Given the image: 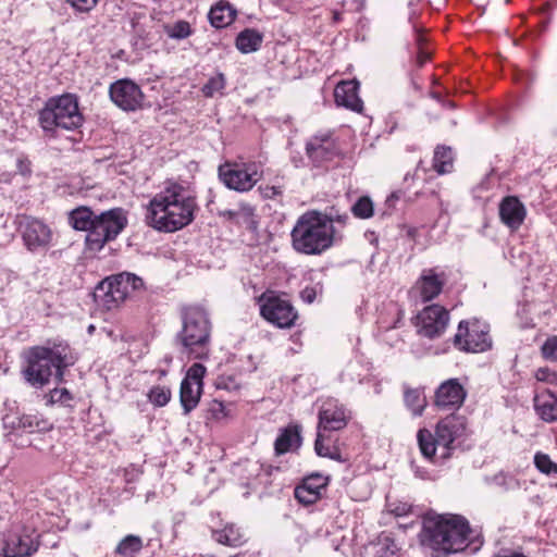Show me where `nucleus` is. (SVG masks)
I'll return each mask as SVG.
<instances>
[{
	"label": "nucleus",
	"mask_w": 557,
	"mask_h": 557,
	"mask_svg": "<svg viewBox=\"0 0 557 557\" xmlns=\"http://www.w3.org/2000/svg\"><path fill=\"white\" fill-rule=\"evenodd\" d=\"M259 302L260 314L265 321L278 329H290L295 325L298 312L289 300L264 293Z\"/></svg>",
	"instance_id": "nucleus-11"
},
{
	"label": "nucleus",
	"mask_w": 557,
	"mask_h": 557,
	"mask_svg": "<svg viewBox=\"0 0 557 557\" xmlns=\"http://www.w3.org/2000/svg\"><path fill=\"white\" fill-rule=\"evenodd\" d=\"M66 2L78 13H89L99 0H66Z\"/></svg>",
	"instance_id": "nucleus-48"
},
{
	"label": "nucleus",
	"mask_w": 557,
	"mask_h": 557,
	"mask_svg": "<svg viewBox=\"0 0 557 557\" xmlns=\"http://www.w3.org/2000/svg\"><path fill=\"white\" fill-rule=\"evenodd\" d=\"M495 482L506 492L520 488L519 481L512 475L498 474L495 476Z\"/></svg>",
	"instance_id": "nucleus-47"
},
{
	"label": "nucleus",
	"mask_w": 557,
	"mask_h": 557,
	"mask_svg": "<svg viewBox=\"0 0 557 557\" xmlns=\"http://www.w3.org/2000/svg\"><path fill=\"white\" fill-rule=\"evenodd\" d=\"M216 542L227 546H239L244 543L243 534L235 525H227L214 533Z\"/></svg>",
	"instance_id": "nucleus-36"
},
{
	"label": "nucleus",
	"mask_w": 557,
	"mask_h": 557,
	"mask_svg": "<svg viewBox=\"0 0 557 557\" xmlns=\"http://www.w3.org/2000/svg\"><path fill=\"white\" fill-rule=\"evenodd\" d=\"M182 330L175 336L181 352L194 359H207L210 352L212 324L208 312L198 306L181 312Z\"/></svg>",
	"instance_id": "nucleus-4"
},
{
	"label": "nucleus",
	"mask_w": 557,
	"mask_h": 557,
	"mask_svg": "<svg viewBox=\"0 0 557 557\" xmlns=\"http://www.w3.org/2000/svg\"><path fill=\"white\" fill-rule=\"evenodd\" d=\"M534 465L537 470L544 474H557V463L552 461L550 457L544 453H536Z\"/></svg>",
	"instance_id": "nucleus-43"
},
{
	"label": "nucleus",
	"mask_w": 557,
	"mask_h": 557,
	"mask_svg": "<svg viewBox=\"0 0 557 557\" xmlns=\"http://www.w3.org/2000/svg\"><path fill=\"white\" fill-rule=\"evenodd\" d=\"M466 397L467 392L458 379H449L437 387L435 405L442 410H455L462 406Z\"/></svg>",
	"instance_id": "nucleus-19"
},
{
	"label": "nucleus",
	"mask_w": 557,
	"mask_h": 557,
	"mask_svg": "<svg viewBox=\"0 0 557 557\" xmlns=\"http://www.w3.org/2000/svg\"><path fill=\"white\" fill-rule=\"evenodd\" d=\"M399 548L394 539L388 535H381L377 539L375 557H398Z\"/></svg>",
	"instance_id": "nucleus-37"
},
{
	"label": "nucleus",
	"mask_w": 557,
	"mask_h": 557,
	"mask_svg": "<svg viewBox=\"0 0 557 557\" xmlns=\"http://www.w3.org/2000/svg\"><path fill=\"white\" fill-rule=\"evenodd\" d=\"M449 323V312L440 305L425 307L417 315L418 333L426 338L440 337Z\"/></svg>",
	"instance_id": "nucleus-13"
},
{
	"label": "nucleus",
	"mask_w": 557,
	"mask_h": 557,
	"mask_svg": "<svg viewBox=\"0 0 557 557\" xmlns=\"http://www.w3.org/2000/svg\"><path fill=\"white\" fill-rule=\"evenodd\" d=\"M350 417L346 408L336 400H327L323 403L319 411L318 432L339 431L344 429Z\"/></svg>",
	"instance_id": "nucleus-20"
},
{
	"label": "nucleus",
	"mask_w": 557,
	"mask_h": 557,
	"mask_svg": "<svg viewBox=\"0 0 557 557\" xmlns=\"http://www.w3.org/2000/svg\"><path fill=\"white\" fill-rule=\"evenodd\" d=\"M535 377L537 381L557 385V372L552 371L548 368L537 369Z\"/></svg>",
	"instance_id": "nucleus-49"
},
{
	"label": "nucleus",
	"mask_w": 557,
	"mask_h": 557,
	"mask_svg": "<svg viewBox=\"0 0 557 557\" xmlns=\"http://www.w3.org/2000/svg\"><path fill=\"white\" fill-rule=\"evenodd\" d=\"M20 231L23 243L30 252L45 251L52 242V231L44 221L23 216L20 221Z\"/></svg>",
	"instance_id": "nucleus-12"
},
{
	"label": "nucleus",
	"mask_w": 557,
	"mask_h": 557,
	"mask_svg": "<svg viewBox=\"0 0 557 557\" xmlns=\"http://www.w3.org/2000/svg\"><path fill=\"white\" fill-rule=\"evenodd\" d=\"M300 296L304 301L311 304L315 299L317 294L314 288L307 287L301 292Z\"/></svg>",
	"instance_id": "nucleus-53"
},
{
	"label": "nucleus",
	"mask_w": 557,
	"mask_h": 557,
	"mask_svg": "<svg viewBox=\"0 0 557 557\" xmlns=\"http://www.w3.org/2000/svg\"><path fill=\"white\" fill-rule=\"evenodd\" d=\"M330 483V476L314 472L305 476L299 485L295 487V498L302 505L315 504L322 497V493Z\"/></svg>",
	"instance_id": "nucleus-18"
},
{
	"label": "nucleus",
	"mask_w": 557,
	"mask_h": 557,
	"mask_svg": "<svg viewBox=\"0 0 557 557\" xmlns=\"http://www.w3.org/2000/svg\"><path fill=\"white\" fill-rule=\"evenodd\" d=\"M534 410L545 422L557 421V397L549 389H543L534 396Z\"/></svg>",
	"instance_id": "nucleus-24"
},
{
	"label": "nucleus",
	"mask_w": 557,
	"mask_h": 557,
	"mask_svg": "<svg viewBox=\"0 0 557 557\" xmlns=\"http://www.w3.org/2000/svg\"><path fill=\"white\" fill-rule=\"evenodd\" d=\"M206 374V367L201 363H194L188 370L183 379V381H187L190 384H196V386L203 387V376Z\"/></svg>",
	"instance_id": "nucleus-44"
},
{
	"label": "nucleus",
	"mask_w": 557,
	"mask_h": 557,
	"mask_svg": "<svg viewBox=\"0 0 557 557\" xmlns=\"http://www.w3.org/2000/svg\"><path fill=\"white\" fill-rule=\"evenodd\" d=\"M218 174L225 187L238 193L249 191L260 180L255 162H225L219 166Z\"/></svg>",
	"instance_id": "nucleus-10"
},
{
	"label": "nucleus",
	"mask_w": 557,
	"mask_h": 557,
	"mask_svg": "<svg viewBox=\"0 0 557 557\" xmlns=\"http://www.w3.org/2000/svg\"><path fill=\"white\" fill-rule=\"evenodd\" d=\"M555 308H556V310H557V306H556Z\"/></svg>",
	"instance_id": "nucleus-59"
},
{
	"label": "nucleus",
	"mask_w": 557,
	"mask_h": 557,
	"mask_svg": "<svg viewBox=\"0 0 557 557\" xmlns=\"http://www.w3.org/2000/svg\"><path fill=\"white\" fill-rule=\"evenodd\" d=\"M236 11L226 1H220L209 12V21L215 28H223L235 20Z\"/></svg>",
	"instance_id": "nucleus-28"
},
{
	"label": "nucleus",
	"mask_w": 557,
	"mask_h": 557,
	"mask_svg": "<svg viewBox=\"0 0 557 557\" xmlns=\"http://www.w3.org/2000/svg\"><path fill=\"white\" fill-rule=\"evenodd\" d=\"M97 214L88 207H78L69 214V223L77 231L89 232Z\"/></svg>",
	"instance_id": "nucleus-31"
},
{
	"label": "nucleus",
	"mask_w": 557,
	"mask_h": 557,
	"mask_svg": "<svg viewBox=\"0 0 557 557\" xmlns=\"http://www.w3.org/2000/svg\"><path fill=\"white\" fill-rule=\"evenodd\" d=\"M429 59H430V53L428 51L423 50L422 48H420L418 51L417 58H416V63H417L418 67H422Z\"/></svg>",
	"instance_id": "nucleus-54"
},
{
	"label": "nucleus",
	"mask_w": 557,
	"mask_h": 557,
	"mask_svg": "<svg viewBox=\"0 0 557 557\" xmlns=\"http://www.w3.org/2000/svg\"><path fill=\"white\" fill-rule=\"evenodd\" d=\"M143 288L141 277L123 272L102 280L95 288L94 299L99 307L111 310L122 304L133 292Z\"/></svg>",
	"instance_id": "nucleus-7"
},
{
	"label": "nucleus",
	"mask_w": 557,
	"mask_h": 557,
	"mask_svg": "<svg viewBox=\"0 0 557 557\" xmlns=\"http://www.w3.org/2000/svg\"><path fill=\"white\" fill-rule=\"evenodd\" d=\"M126 225L127 218L122 208H113L97 214L86 235V250L99 252L107 243L114 240Z\"/></svg>",
	"instance_id": "nucleus-8"
},
{
	"label": "nucleus",
	"mask_w": 557,
	"mask_h": 557,
	"mask_svg": "<svg viewBox=\"0 0 557 557\" xmlns=\"http://www.w3.org/2000/svg\"><path fill=\"white\" fill-rule=\"evenodd\" d=\"M219 215L239 223L242 219L248 221L253 216V208L247 203H242L237 210H223L219 212Z\"/></svg>",
	"instance_id": "nucleus-39"
},
{
	"label": "nucleus",
	"mask_w": 557,
	"mask_h": 557,
	"mask_svg": "<svg viewBox=\"0 0 557 557\" xmlns=\"http://www.w3.org/2000/svg\"><path fill=\"white\" fill-rule=\"evenodd\" d=\"M261 193L264 198L274 199L275 197L281 196L283 191L281 186L267 185L264 187H261Z\"/></svg>",
	"instance_id": "nucleus-52"
},
{
	"label": "nucleus",
	"mask_w": 557,
	"mask_h": 557,
	"mask_svg": "<svg viewBox=\"0 0 557 557\" xmlns=\"http://www.w3.org/2000/svg\"><path fill=\"white\" fill-rule=\"evenodd\" d=\"M262 40L263 35L259 30L245 28L237 35L235 45L242 53L247 54L259 50L262 45Z\"/></svg>",
	"instance_id": "nucleus-29"
},
{
	"label": "nucleus",
	"mask_w": 557,
	"mask_h": 557,
	"mask_svg": "<svg viewBox=\"0 0 557 557\" xmlns=\"http://www.w3.org/2000/svg\"><path fill=\"white\" fill-rule=\"evenodd\" d=\"M196 209L195 197L182 185L171 183L150 200L145 220L159 232L172 233L190 224Z\"/></svg>",
	"instance_id": "nucleus-2"
},
{
	"label": "nucleus",
	"mask_w": 557,
	"mask_h": 557,
	"mask_svg": "<svg viewBox=\"0 0 557 557\" xmlns=\"http://www.w3.org/2000/svg\"><path fill=\"white\" fill-rule=\"evenodd\" d=\"M148 400L156 407H164L171 400V389L166 386H152L148 394Z\"/></svg>",
	"instance_id": "nucleus-38"
},
{
	"label": "nucleus",
	"mask_w": 557,
	"mask_h": 557,
	"mask_svg": "<svg viewBox=\"0 0 557 557\" xmlns=\"http://www.w3.org/2000/svg\"><path fill=\"white\" fill-rule=\"evenodd\" d=\"M224 405L220 400H212L209 406V412L211 413L212 418L220 419L225 416L224 413Z\"/></svg>",
	"instance_id": "nucleus-51"
},
{
	"label": "nucleus",
	"mask_w": 557,
	"mask_h": 557,
	"mask_svg": "<svg viewBox=\"0 0 557 557\" xmlns=\"http://www.w3.org/2000/svg\"><path fill=\"white\" fill-rule=\"evenodd\" d=\"M231 557H236V556H231Z\"/></svg>",
	"instance_id": "nucleus-60"
},
{
	"label": "nucleus",
	"mask_w": 557,
	"mask_h": 557,
	"mask_svg": "<svg viewBox=\"0 0 557 557\" xmlns=\"http://www.w3.org/2000/svg\"><path fill=\"white\" fill-rule=\"evenodd\" d=\"M165 33L173 39H185L191 35V27L187 21H177L173 25L165 27Z\"/></svg>",
	"instance_id": "nucleus-41"
},
{
	"label": "nucleus",
	"mask_w": 557,
	"mask_h": 557,
	"mask_svg": "<svg viewBox=\"0 0 557 557\" xmlns=\"http://www.w3.org/2000/svg\"><path fill=\"white\" fill-rule=\"evenodd\" d=\"M143 548V540L137 535H126L120 541L115 553L123 557H134Z\"/></svg>",
	"instance_id": "nucleus-35"
},
{
	"label": "nucleus",
	"mask_w": 557,
	"mask_h": 557,
	"mask_svg": "<svg viewBox=\"0 0 557 557\" xmlns=\"http://www.w3.org/2000/svg\"><path fill=\"white\" fill-rule=\"evenodd\" d=\"M393 512H395L397 516H403V515H406L408 512V508L406 505L401 506V507H397L393 510Z\"/></svg>",
	"instance_id": "nucleus-57"
},
{
	"label": "nucleus",
	"mask_w": 557,
	"mask_h": 557,
	"mask_svg": "<svg viewBox=\"0 0 557 557\" xmlns=\"http://www.w3.org/2000/svg\"><path fill=\"white\" fill-rule=\"evenodd\" d=\"M417 440L422 456L435 462V453L441 446L437 444V436L426 429H421L418 431Z\"/></svg>",
	"instance_id": "nucleus-33"
},
{
	"label": "nucleus",
	"mask_w": 557,
	"mask_h": 557,
	"mask_svg": "<svg viewBox=\"0 0 557 557\" xmlns=\"http://www.w3.org/2000/svg\"><path fill=\"white\" fill-rule=\"evenodd\" d=\"M34 529L23 528L20 533H13L5 541L3 554L0 557H29L37 552L39 543Z\"/></svg>",
	"instance_id": "nucleus-17"
},
{
	"label": "nucleus",
	"mask_w": 557,
	"mask_h": 557,
	"mask_svg": "<svg viewBox=\"0 0 557 557\" xmlns=\"http://www.w3.org/2000/svg\"><path fill=\"white\" fill-rule=\"evenodd\" d=\"M445 283V273H436L434 269H424L417 283L422 300L431 301L436 298L442 293Z\"/></svg>",
	"instance_id": "nucleus-22"
},
{
	"label": "nucleus",
	"mask_w": 557,
	"mask_h": 557,
	"mask_svg": "<svg viewBox=\"0 0 557 557\" xmlns=\"http://www.w3.org/2000/svg\"><path fill=\"white\" fill-rule=\"evenodd\" d=\"M301 426L298 424H289L281 430L274 442V450L276 455H283L292 449H297L301 445Z\"/></svg>",
	"instance_id": "nucleus-25"
},
{
	"label": "nucleus",
	"mask_w": 557,
	"mask_h": 557,
	"mask_svg": "<svg viewBox=\"0 0 557 557\" xmlns=\"http://www.w3.org/2000/svg\"><path fill=\"white\" fill-rule=\"evenodd\" d=\"M76 361L72 348L66 342H47L24 349L21 354L20 374L26 384L41 389L51 382L64 381L67 368Z\"/></svg>",
	"instance_id": "nucleus-1"
},
{
	"label": "nucleus",
	"mask_w": 557,
	"mask_h": 557,
	"mask_svg": "<svg viewBox=\"0 0 557 557\" xmlns=\"http://www.w3.org/2000/svg\"><path fill=\"white\" fill-rule=\"evenodd\" d=\"M202 394V387L190 384L187 381H182L180 388V401L184 411V414H188L199 404Z\"/></svg>",
	"instance_id": "nucleus-30"
},
{
	"label": "nucleus",
	"mask_w": 557,
	"mask_h": 557,
	"mask_svg": "<svg viewBox=\"0 0 557 557\" xmlns=\"http://www.w3.org/2000/svg\"><path fill=\"white\" fill-rule=\"evenodd\" d=\"M314 450L317 455L320 457H327L330 459L337 460L341 462L345 461L342 458V455L337 448H331L330 446L324 445L321 432H318L317 434V438L314 442Z\"/></svg>",
	"instance_id": "nucleus-42"
},
{
	"label": "nucleus",
	"mask_w": 557,
	"mask_h": 557,
	"mask_svg": "<svg viewBox=\"0 0 557 557\" xmlns=\"http://www.w3.org/2000/svg\"><path fill=\"white\" fill-rule=\"evenodd\" d=\"M454 346L466 352H483L492 347L490 326L478 319L462 320L453 339Z\"/></svg>",
	"instance_id": "nucleus-9"
},
{
	"label": "nucleus",
	"mask_w": 557,
	"mask_h": 557,
	"mask_svg": "<svg viewBox=\"0 0 557 557\" xmlns=\"http://www.w3.org/2000/svg\"><path fill=\"white\" fill-rule=\"evenodd\" d=\"M352 214L358 219H369L373 215V202L368 196L360 197L351 207Z\"/></svg>",
	"instance_id": "nucleus-40"
},
{
	"label": "nucleus",
	"mask_w": 557,
	"mask_h": 557,
	"mask_svg": "<svg viewBox=\"0 0 557 557\" xmlns=\"http://www.w3.org/2000/svg\"><path fill=\"white\" fill-rule=\"evenodd\" d=\"M541 351L544 359L557 361V336H549L542 345Z\"/></svg>",
	"instance_id": "nucleus-46"
},
{
	"label": "nucleus",
	"mask_w": 557,
	"mask_h": 557,
	"mask_svg": "<svg viewBox=\"0 0 557 557\" xmlns=\"http://www.w3.org/2000/svg\"><path fill=\"white\" fill-rule=\"evenodd\" d=\"M414 33H416V42L420 49V48H422V45H423L425 38L416 26H414Z\"/></svg>",
	"instance_id": "nucleus-56"
},
{
	"label": "nucleus",
	"mask_w": 557,
	"mask_h": 557,
	"mask_svg": "<svg viewBox=\"0 0 557 557\" xmlns=\"http://www.w3.org/2000/svg\"><path fill=\"white\" fill-rule=\"evenodd\" d=\"M225 87V77L222 73L211 77L202 87V92L206 97H213V95Z\"/></svg>",
	"instance_id": "nucleus-45"
},
{
	"label": "nucleus",
	"mask_w": 557,
	"mask_h": 557,
	"mask_svg": "<svg viewBox=\"0 0 557 557\" xmlns=\"http://www.w3.org/2000/svg\"><path fill=\"white\" fill-rule=\"evenodd\" d=\"M16 169H17V173L23 176L30 175L32 169H30L29 159L23 154L20 156L16 160Z\"/></svg>",
	"instance_id": "nucleus-50"
},
{
	"label": "nucleus",
	"mask_w": 557,
	"mask_h": 557,
	"mask_svg": "<svg viewBox=\"0 0 557 557\" xmlns=\"http://www.w3.org/2000/svg\"><path fill=\"white\" fill-rule=\"evenodd\" d=\"M454 166V154L450 147L437 146L433 156V168L438 174L451 172Z\"/></svg>",
	"instance_id": "nucleus-34"
},
{
	"label": "nucleus",
	"mask_w": 557,
	"mask_h": 557,
	"mask_svg": "<svg viewBox=\"0 0 557 557\" xmlns=\"http://www.w3.org/2000/svg\"><path fill=\"white\" fill-rule=\"evenodd\" d=\"M471 533L469 522L463 517L431 518L423 522L420 541L431 549L432 557H448L467 548Z\"/></svg>",
	"instance_id": "nucleus-3"
},
{
	"label": "nucleus",
	"mask_w": 557,
	"mask_h": 557,
	"mask_svg": "<svg viewBox=\"0 0 557 557\" xmlns=\"http://www.w3.org/2000/svg\"><path fill=\"white\" fill-rule=\"evenodd\" d=\"M466 431L467 419L461 414L451 413L437 422L435 435L437 436V444L442 445L444 449L441 456L443 459H447L450 456V450L454 449V442L462 437Z\"/></svg>",
	"instance_id": "nucleus-14"
},
{
	"label": "nucleus",
	"mask_w": 557,
	"mask_h": 557,
	"mask_svg": "<svg viewBox=\"0 0 557 557\" xmlns=\"http://www.w3.org/2000/svg\"><path fill=\"white\" fill-rule=\"evenodd\" d=\"M51 426L52 424L38 413L23 414L17 419V423L14 424L16 431L28 434L46 432L49 431Z\"/></svg>",
	"instance_id": "nucleus-27"
},
{
	"label": "nucleus",
	"mask_w": 557,
	"mask_h": 557,
	"mask_svg": "<svg viewBox=\"0 0 557 557\" xmlns=\"http://www.w3.org/2000/svg\"><path fill=\"white\" fill-rule=\"evenodd\" d=\"M112 102L123 111H136L141 108L144 94L140 87L128 78L112 83L109 87Z\"/></svg>",
	"instance_id": "nucleus-15"
},
{
	"label": "nucleus",
	"mask_w": 557,
	"mask_h": 557,
	"mask_svg": "<svg viewBox=\"0 0 557 557\" xmlns=\"http://www.w3.org/2000/svg\"><path fill=\"white\" fill-rule=\"evenodd\" d=\"M290 239L293 249L306 256H320L335 243L334 231L326 230L311 210L297 219L290 232Z\"/></svg>",
	"instance_id": "nucleus-5"
},
{
	"label": "nucleus",
	"mask_w": 557,
	"mask_h": 557,
	"mask_svg": "<svg viewBox=\"0 0 557 557\" xmlns=\"http://www.w3.org/2000/svg\"><path fill=\"white\" fill-rule=\"evenodd\" d=\"M83 121L77 98L70 94L49 98L38 113L39 125L49 137H57L59 129L74 131Z\"/></svg>",
	"instance_id": "nucleus-6"
},
{
	"label": "nucleus",
	"mask_w": 557,
	"mask_h": 557,
	"mask_svg": "<svg viewBox=\"0 0 557 557\" xmlns=\"http://www.w3.org/2000/svg\"><path fill=\"white\" fill-rule=\"evenodd\" d=\"M404 401L414 417L421 416L426 407V397L421 388H405Z\"/></svg>",
	"instance_id": "nucleus-32"
},
{
	"label": "nucleus",
	"mask_w": 557,
	"mask_h": 557,
	"mask_svg": "<svg viewBox=\"0 0 557 557\" xmlns=\"http://www.w3.org/2000/svg\"><path fill=\"white\" fill-rule=\"evenodd\" d=\"M359 82L344 81L336 85L334 90L335 102L355 112H361L363 102L358 96Z\"/></svg>",
	"instance_id": "nucleus-21"
},
{
	"label": "nucleus",
	"mask_w": 557,
	"mask_h": 557,
	"mask_svg": "<svg viewBox=\"0 0 557 557\" xmlns=\"http://www.w3.org/2000/svg\"><path fill=\"white\" fill-rule=\"evenodd\" d=\"M318 215L321 223H323L326 230L334 231V240L342 239V235L338 233L335 224L345 226L349 220V215L346 212H341L335 207L325 209L324 211L313 210Z\"/></svg>",
	"instance_id": "nucleus-26"
},
{
	"label": "nucleus",
	"mask_w": 557,
	"mask_h": 557,
	"mask_svg": "<svg viewBox=\"0 0 557 557\" xmlns=\"http://www.w3.org/2000/svg\"><path fill=\"white\" fill-rule=\"evenodd\" d=\"M333 18H334L335 22H338L341 20V13L339 12H334Z\"/></svg>",
	"instance_id": "nucleus-58"
},
{
	"label": "nucleus",
	"mask_w": 557,
	"mask_h": 557,
	"mask_svg": "<svg viewBox=\"0 0 557 557\" xmlns=\"http://www.w3.org/2000/svg\"><path fill=\"white\" fill-rule=\"evenodd\" d=\"M502 221L511 228H518L525 218V209L516 197H506L499 206Z\"/></svg>",
	"instance_id": "nucleus-23"
},
{
	"label": "nucleus",
	"mask_w": 557,
	"mask_h": 557,
	"mask_svg": "<svg viewBox=\"0 0 557 557\" xmlns=\"http://www.w3.org/2000/svg\"><path fill=\"white\" fill-rule=\"evenodd\" d=\"M59 394V398L58 400L60 401H66V400H71L72 399V395L70 394V392L66 389V388H63V389H54L53 391V394H52V398L55 397V395Z\"/></svg>",
	"instance_id": "nucleus-55"
},
{
	"label": "nucleus",
	"mask_w": 557,
	"mask_h": 557,
	"mask_svg": "<svg viewBox=\"0 0 557 557\" xmlns=\"http://www.w3.org/2000/svg\"><path fill=\"white\" fill-rule=\"evenodd\" d=\"M306 154L315 166H320L334 160L339 154V149L330 132H320L307 141Z\"/></svg>",
	"instance_id": "nucleus-16"
}]
</instances>
